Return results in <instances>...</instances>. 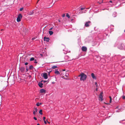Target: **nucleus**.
Listing matches in <instances>:
<instances>
[{"label": "nucleus", "mask_w": 125, "mask_h": 125, "mask_svg": "<svg viewBox=\"0 0 125 125\" xmlns=\"http://www.w3.org/2000/svg\"><path fill=\"white\" fill-rule=\"evenodd\" d=\"M78 76L81 77L80 79L81 81H84L85 80L87 77V75L83 73H81Z\"/></svg>", "instance_id": "obj_1"}, {"label": "nucleus", "mask_w": 125, "mask_h": 125, "mask_svg": "<svg viewBox=\"0 0 125 125\" xmlns=\"http://www.w3.org/2000/svg\"><path fill=\"white\" fill-rule=\"evenodd\" d=\"M22 16L21 14H19L17 18V22H19L21 21V19L22 18Z\"/></svg>", "instance_id": "obj_2"}, {"label": "nucleus", "mask_w": 125, "mask_h": 125, "mask_svg": "<svg viewBox=\"0 0 125 125\" xmlns=\"http://www.w3.org/2000/svg\"><path fill=\"white\" fill-rule=\"evenodd\" d=\"M103 94V92H101L100 94L99 95V100H101V101H102V100H103L102 99V98H103V96L102 95Z\"/></svg>", "instance_id": "obj_3"}, {"label": "nucleus", "mask_w": 125, "mask_h": 125, "mask_svg": "<svg viewBox=\"0 0 125 125\" xmlns=\"http://www.w3.org/2000/svg\"><path fill=\"white\" fill-rule=\"evenodd\" d=\"M91 22L90 21H89L87 22H86L85 24V26L86 27H89L90 26L89 24Z\"/></svg>", "instance_id": "obj_4"}, {"label": "nucleus", "mask_w": 125, "mask_h": 125, "mask_svg": "<svg viewBox=\"0 0 125 125\" xmlns=\"http://www.w3.org/2000/svg\"><path fill=\"white\" fill-rule=\"evenodd\" d=\"M43 76L44 79H46L48 78L47 74L46 73H44L43 74Z\"/></svg>", "instance_id": "obj_5"}, {"label": "nucleus", "mask_w": 125, "mask_h": 125, "mask_svg": "<svg viewBox=\"0 0 125 125\" xmlns=\"http://www.w3.org/2000/svg\"><path fill=\"white\" fill-rule=\"evenodd\" d=\"M34 109L33 110V114L35 115L36 114V113L37 112L38 109L37 108H34Z\"/></svg>", "instance_id": "obj_6"}, {"label": "nucleus", "mask_w": 125, "mask_h": 125, "mask_svg": "<svg viewBox=\"0 0 125 125\" xmlns=\"http://www.w3.org/2000/svg\"><path fill=\"white\" fill-rule=\"evenodd\" d=\"M44 41H46L47 42H48L49 41L50 39L48 37H47L45 36L44 37Z\"/></svg>", "instance_id": "obj_7"}, {"label": "nucleus", "mask_w": 125, "mask_h": 125, "mask_svg": "<svg viewBox=\"0 0 125 125\" xmlns=\"http://www.w3.org/2000/svg\"><path fill=\"white\" fill-rule=\"evenodd\" d=\"M82 49L83 51H86L87 50V48L83 46L82 48Z\"/></svg>", "instance_id": "obj_8"}, {"label": "nucleus", "mask_w": 125, "mask_h": 125, "mask_svg": "<svg viewBox=\"0 0 125 125\" xmlns=\"http://www.w3.org/2000/svg\"><path fill=\"white\" fill-rule=\"evenodd\" d=\"M118 48L122 50L123 49V47L122 46V44H119L118 45Z\"/></svg>", "instance_id": "obj_9"}, {"label": "nucleus", "mask_w": 125, "mask_h": 125, "mask_svg": "<svg viewBox=\"0 0 125 125\" xmlns=\"http://www.w3.org/2000/svg\"><path fill=\"white\" fill-rule=\"evenodd\" d=\"M43 84L41 82H39L38 83L39 86L41 88H42L43 87Z\"/></svg>", "instance_id": "obj_10"}, {"label": "nucleus", "mask_w": 125, "mask_h": 125, "mask_svg": "<svg viewBox=\"0 0 125 125\" xmlns=\"http://www.w3.org/2000/svg\"><path fill=\"white\" fill-rule=\"evenodd\" d=\"M91 76L92 78L95 79H96V77L94 76V73H92L91 74Z\"/></svg>", "instance_id": "obj_11"}, {"label": "nucleus", "mask_w": 125, "mask_h": 125, "mask_svg": "<svg viewBox=\"0 0 125 125\" xmlns=\"http://www.w3.org/2000/svg\"><path fill=\"white\" fill-rule=\"evenodd\" d=\"M40 91L41 93H45L46 91L45 90L42 89L40 90Z\"/></svg>", "instance_id": "obj_12"}, {"label": "nucleus", "mask_w": 125, "mask_h": 125, "mask_svg": "<svg viewBox=\"0 0 125 125\" xmlns=\"http://www.w3.org/2000/svg\"><path fill=\"white\" fill-rule=\"evenodd\" d=\"M24 68L23 67H21L20 68V70L22 72L24 71Z\"/></svg>", "instance_id": "obj_13"}, {"label": "nucleus", "mask_w": 125, "mask_h": 125, "mask_svg": "<svg viewBox=\"0 0 125 125\" xmlns=\"http://www.w3.org/2000/svg\"><path fill=\"white\" fill-rule=\"evenodd\" d=\"M57 70H55V73L56 74H60V73L59 71H57Z\"/></svg>", "instance_id": "obj_14"}, {"label": "nucleus", "mask_w": 125, "mask_h": 125, "mask_svg": "<svg viewBox=\"0 0 125 125\" xmlns=\"http://www.w3.org/2000/svg\"><path fill=\"white\" fill-rule=\"evenodd\" d=\"M49 33L50 35H52L53 33V32L52 31H49Z\"/></svg>", "instance_id": "obj_15"}, {"label": "nucleus", "mask_w": 125, "mask_h": 125, "mask_svg": "<svg viewBox=\"0 0 125 125\" xmlns=\"http://www.w3.org/2000/svg\"><path fill=\"white\" fill-rule=\"evenodd\" d=\"M57 67L56 65H53L52 67V68L53 69H55L57 68Z\"/></svg>", "instance_id": "obj_16"}, {"label": "nucleus", "mask_w": 125, "mask_h": 125, "mask_svg": "<svg viewBox=\"0 0 125 125\" xmlns=\"http://www.w3.org/2000/svg\"><path fill=\"white\" fill-rule=\"evenodd\" d=\"M34 13L33 11H31L29 12V14L30 15H32Z\"/></svg>", "instance_id": "obj_17"}, {"label": "nucleus", "mask_w": 125, "mask_h": 125, "mask_svg": "<svg viewBox=\"0 0 125 125\" xmlns=\"http://www.w3.org/2000/svg\"><path fill=\"white\" fill-rule=\"evenodd\" d=\"M39 113L41 115L42 114V110H40V111H39Z\"/></svg>", "instance_id": "obj_18"}, {"label": "nucleus", "mask_w": 125, "mask_h": 125, "mask_svg": "<svg viewBox=\"0 0 125 125\" xmlns=\"http://www.w3.org/2000/svg\"><path fill=\"white\" fill-rule=\"evenodd\" d=\"M109 98H110V103H111L112 101V97L111 96H109Z\"/></svg>", "instance_id": "obj_19"}, {"label": "nucleus", "mask_w": 125, "mask_h": 125, "mask_svg": "<svg viewBox=\"0 0 125 125\" xmlns=\"http://www.w3.org/2000/svg\"><path fill=\"white\" fill-rule=\"evenodd\" d=\"M66 16L67 17L69 18H70V16L68 13H67L66 14Z\"/></svg>", "instance_id": "obj_20"}, {"label": "nucleus", "mask_w": 125, "mask_h": 125, "mask_svg": "<svg viewBox=\"0 0 125 125\" xmlns=\"http://www.w3.org/2000/svg\"><path fill=\"white\" fill-rule=\"evenodd\" d=\"M33 68V66L32 65H31L29 67V69L30 70L32 69Z\"/></svg>", "instance_id": "obj_21"}, {"label": "nucleus", "mask_w": 125, "mask_h": 125, "mask_svg": "<svg viewBox=\"0 0 125 125\" xmlns=\"http://www.w3.org/2000/svg\"><path fill=\"white\" fill-rule=\"evenodd\" d=\"M34 59L33 57H31L30 59V61H33L34 60Z\"/></svg>", "instance_id": "obj_22"}, {"label": "nucleus", "mask_w": 125, "mask_h": 125, "mask_svg": "<svg viewBox=\"0 0 125 125\" xmlns=\"http://www.w3.org/2000/svg\"><path fill=\"white\" fill-rule=\"evenodd\" d=\"M68 73H65V76L66 77H68Z\"/></svg>", "instance_id": "obj_23"}, {"label": "nucleus", "mask_w": 125, "mask_h": 125, "mask_svg": "<svg viewBox=\"0 0 125 125\" xmlns=\"http://www.w3.org/2000/svg\"><path fill=\"white\" fill-rule=\"evenodd\" d=\"M95 84L96 85V87H98V85L97 84V83L96 82H95Z\"/></svg>", "instance_id": "obj_24"}, {"label": "nucleus", "mask_w": 125, "mask_h": 125, "mask_svg": "<svg viewBox=\"0 0 125 125\" xmlns=\"http://www.w3.org/2000/svg\"><path fill=\"white\" fill-rule=\"evenodd\" d=\"M36 105L38 106H39L40 105L39 103H37L36 104Z\"/></svg>", "instance_id": "obj_25"}, {"label": "nucleus", "mask_w": 125, "mask_h": 125, "mask_svg": "<svg viewBox=\"0 0 125 125\" xmlns=\"http://www.w3.org/2000/svg\"><path fill=\"white\" fill-rule=\"evenodd\" d=\"M23 8H21L20 9V11H22L23 10Z\"/></svg>", "instance_id": "obj_26"}, {"label": "nucleus", "mask_w": 125, "mask_h": 125, "mask_svg": "<svg viewBox=\"0 0 125 125\" xmlns=\"http://www.w3.org/2000/svg\"><path fill=\"white\" fill-rule=\"evenodd\" d=\"M84 8H81V10H84Z\"/></svg>", "instance_id": "obj_27"}, {"label": "nucleus", "mask_w": 125, "mask_h": 125, "mask_svg": "<svg viewBox=\"0 0 125 125\" xmlns=\"http://www.w3.org/2000/svg\"><path fill=\"white\" fill-rule=\"evenodd\" d=\"M33 118H34V119L35 120H37V118H36V117H33Z\"/></svg>", "instance_id": "obj_28"}, {"label": "nucleus", "mask_w": 125, "mask_h": 125, "mask_svg": "<svg viewBox=\"0 0 125 125\" xmlns=\"http://www.w3.org/2000/svg\"><path fill=\"white\" fill-rule=\"evenodd\" d=\"M123 99H125V96H123Z\"/></svg>", "instance_id": "obj_29"}, {"label": "nucleus", "mask_w": 125, "mask_h": 125, "mask_svg": "<svg viewBox=\"0 0 125 125\" xmlns=\"http://www.w3.org/2000/svg\"><path fill=\"white\" fill-rule=\"evenodd\" d=\"M28 62H26L25 63V65H28Z\"/></svg>", "instance_id": "obj_30"}, {"label": "nucleus", "mask_w": 125, "mask_h": 125, "mask_svg": "<svg viewBox=\"0 0 125 125\" xmlns=\"http://www.w3.org/2000/svg\"><path fill=\"white\" fill-rule=\"evenodd\" d=\"M46 118L45 117H43V120L44 121L45 120V119Z\"/></svg>", "instance_id": "obj_31"}, {"label": "nucleus", "mask_w": 125, "mask_h": 125, "mask_svg": "<svg viewBox=\"0 0 125 125\" xmlns=\"http://www.w3.org/2000/svg\"><path fill=\"white\" fill-rule=\"evenodd\" d=\"M43 82H44V83H45V82H47V81H43V80H42V81H41V82H43Z\"/></svg>", "instance_id": "obj_32"}, {"label": "nucleus", "mask_w": 125, "mask_h": 125, "mask_svg": "<svg viewBox=\"0 0 125 125\" xmlns=\"http://www.w3.org/2000/svg\"><path fill=\"white\" fill-rule=\"evenodd\" d=\"M65 16V14H63L62 15V17H64Z\"/></svg>", "instance_id": "obj_33"}, {"label": "nucleus", "mask_w": 125, "mask_h": 125, "mask_svg": "<svg viewBox=\"0 0 125 125\" xmlns=\"http://www.w3.org/2000/svg\"><path fill=\"white\" fill-rule=\"evenodd\" d=\"M44 123L45 124H47V123L46 121L45 120L44 121Z\"/></svg>", "instance_id": "obj_34"}, {"label": "nucleus", "mask_w": 125, "mask_h": 125, "mask_svg": "<svg viewBox=\"0 0 125 125\" xmlns=\"http://www.w3.org/2000/svg\"><path fill=\"white\" fill-rule=\"evenodd\" d=\"M62 74V75H65L64 74V73H62V74Z\"/></svg>", "instance_id": "obj_35"}, {"label": "nucleus", "mask_w": 125, "mask_h": 125, "mask_svg": "<svg viewBox=\"0 0 125 125\" xmlns=\"http://www.w3.org/2000/svg\"><path fill=\"white\" fill-rule=\"evenodd\" d=\"M36 61V60H35V62H34V63H37V62H36V61Z\"/></svg>", "instance_id": "obj_36"}, {"label": "nucleus", "mask_w": 125, "mask_h": 125, "mask_svg": "<svg viewBox=\"0 0 125 125\" xmlns=\"http://www.w3.org/2000/svg\"><path fill=\"white\" fill-rule=\"evenodd\" d=\"M35 37H34V38H33L32 39V40H34V39H35Z\"/></svg>", "instance_id": "obj_37"}, {"label": "nucleus", "mask_w": 125, "mask_h": 125, "mask_svg": "<svg viewBox=\"0 0 125 125\" xmlns=\"http://www.w3.org/2000/svg\"><path fill=\"white\" fill-rule=\"evenodd\" d=\"M29 78H30L31 77V75H29Z\"/></svg>", "instance_id": "obj_38"}, {"label": "nucleus", "mask_w": 125, "mask_h": 125, "mask_svg": "<svg viewBox=\"0 0 125 125\" xmlns=\"http://www.w3.org/2000/svg\"><path fill=\"white\" fill-rule=\"evenodd\" d=\"M52 28H52H52H50V30H52Z\"/></svg>", "instance_id": "obj_39"}, {"label": "nucleus", "mask_w": 125, "mask_h": 125, "mask_svg": "<svg viewBox=\"0 0 125 125\" xmlns=\"http://www.w3.org/2000/svg\"><path fill=\"white\" fill-rule=\"evenodd\" d=\"M65 69H63L62 70V71H65Z\"/></svg>", "instance_id": "obj_40"}, {"label": "nucleus", "mask_w": 125, "mask_h": 125, "mask_svg": "<svg viewBox=\"0 0 125 125\" xmlns=\"http://www.w3.org/2000/svg\"><path fill=\"white\" fill-rule=\"evenodd\" d=\"M118 102V101L117 100V101H115V103H117Z\"/></svg>", "instance_id": "obj_41"}, {"label": "nucleus", "mask_w": 125, "mask_h": 125, "mask_svg": "<svg viewBox=\"0 0 125 125\" xmlns=\"http://www.w3.org/2000/svg\"><path fill=\"white\" fill-rule=\"evenodd\" d=\"M97 89H97V87L96 88V91H97Z\"/></svg>", "instance_id": "obj_42"}, {"label": "nucleus", "mask_w": 125, "mask_h": 125, "mask_svg": "<svg viewBox=\"0 0 125 125\" xmlns=\"http://www.w3.org/2000/svg\"><path fill=\"white\" fill-rule=\"evenodd\" d=\"M42 104V103H39V104H40V105H41V104Z\"/></svg>", "instance_id": "obj_43"}, {"label": "nucleus", "mask_w": 125, "mask_h": 125, "mask_svg": "<svg viewBox=\"0 0 125 125\" xmlns=\"http://www.w3.org/2000/svg\"><path fill=\"white\" fill-rule=\"evenodd\" d=\"M97 3L99 4H100L101 3H100L99 2H97Z\"/></svg>", "instance_id": "obj_44"}, {"label": "nucleus", "mask_w": 125, "mask_h": 125, "mask_svg": "<svg viewBox=\"0 0 125 125\" xmlns=\"http://www.w3.org/2000/svg\"><path fill=\"white\" fill-rule=\"evenodd\" d=\"M110 2L112 3V1H110Z\"/></svg>", "instance_id": "obj_45"}, {"label": "nucleus", "mask_w": 125, "mask_h": 125, "mask_svg": "<svg viewBox=\"0 0 125 125\" xmlns=\"http://www.w3.org/2000/svg\"><path fill=\"white\" fill-rule=\"evenodd\" d=\"M47 122H48V123H49V124H50V122H48V121H47Z\"/></svg>", "instance_id": "obj_46"}, {"label": "nucleus", "mask_w": 125, "mask_h": 125, "mask_svg": "<svg viewBox=\"0 0 125 125\" xmlns=\"http://www.w3.org/2000/svg\"><path fill=\"white\" fill-rule=\"evenodd\" d=\"M103 0H102V3H103Z\"/></svg>", "instance_id": "obj_47"}, {"label": "nucleus", "mask_w": 125, "mask_h": 125, "mask_svg": "<svg viewBox=\"0 0 125 125\" xmlns=\"http://www.w3.org/2000/svg\"><path fill=\"white\" fill-rule=\"evenodd\" d=\"M40 0H38V1H37V3Z\"/></svg>", "instance_id": "obj_48"}, {"label": "nucleus", "mask_w": 125, "mask_h": 125, "mask_svg": "<svg viewBox=\"0 0 125 125\" xmlns=\"http://www.w3.org/2000/svg\"><path fill=\"white\" fill-rule=\"evenodd\" d=\"M64 76H63V77H62V78H63L65 79V78H64Z\"/></svg>", "instance_id": "obj_49"}, {"label": "nucleus", "mask_w": 125, "mask_h": 125, "mask_svg": "<svg viewBox=\"0 0 125 125\" xmlns=\"http://www.w3.org/2000/svg\"><path fill=\"white\" fill-rule=\"evenodd\" d=\"M26 70H27V71H28V70L27 68V69H26Z\"/></svg>", "instance_id": "obj_50"}, {"label": "nucleus", "mask_w": 125, "mask_h": 125, "mask_svg": "<svg viewBox=\"0 0 125 125\" xmlns=\"http://www.w3.org/2000/svg\"><path fill=\"white\" fill-rule=\"evenodd\" d=\"M37 125H40L39 124H38Z\"/></svg>", "instance_id": "obj_51"}, {"label": "nucleus", "mask_w": 125, "mask_h": 125, "mask_svg": "<svg viewBox=\"0 0 125 125\" xmlns=\"http://www.w3.org/2000/svg\"><path fill=\"white\" fill-rule=\"evenodd\" d=\"M3 29H2L1 30V31H3Z\"/></svg>", "instance_id": "obj_52"}, {"label": "nucleus", "mask_w": 125, "mask_h": 125, "mask_svg": "<svg viewBox=\"0 0 125 125\" xmlns=\"http://www.w3.org/2000/svg\"><path fill=\"white\" fill-rule=\"evenodd\" d=\"M54 83V82H52V83Z\"/></svg>", "instance_id": "obj_53"}, {"label": "nucleus", "mask_w": 125, "mask_h": 125, "mask_svg": "<svg viewBox=\"0 0 125 125\" xmlns=\"http://www.w3.org/2000/svg\"><path fill=\"white\" fill-rule=\"evenodd\" d=\"M124 32H125V29L124 30Z\"/></svg>", "instance_id": "obj_54"}, {"label": "nucleus", "mask_w": 125, "mask_h": 125, "mask_svg": "<svg viewBox=\"0 0 125 125\" xmlns=\"http://www.w3.org/2000/svg\"><path fill=\"white\" fill-rule=\"evenodd\" d=\"M46 121L47 122V121H47V120H46Z\"/></svg>", "instance_id": "obj_55"}, {"label": "nucleus", "mask_w": 125, "mask_h": 125, "mask_svg": "<svg viewBox=\"0 0 125 125\" xmlns=\"http://www.w3.org/2000/svg\"><path fill=\"white\" fill-rule=\"evenodd\" d=\"M73 20V19H72L71 20V21H72Z\"/></svg>", "instance_id": "obj_56"}, {"label": "nucleus", "mask_w": 125, "mask_h": 125, "mask_svg": "<svg viewBox=\"0 0 125 125\" xmlns=\"http://www.w3.org/2000/svg\"><path fill=\"white\" fill-rule=\"evenodd\" d=\"M41 55H42L41 54Z\"/></svg>", "instance_id": "obj_57"}, {"label": "nucleus", "mask_w": 125, "mask_h": 125, "mask_svg": "<svg viewBox=\"0 0 125 125\" xmlns=\"http://www.w3.org/2000/svg\"><path fill=\"white\" fill-rule=\"evenodd\" d=\"M59 22H60V20H59Z\"/></svg>", "instance_id": "obj_58"}]
</instances>
